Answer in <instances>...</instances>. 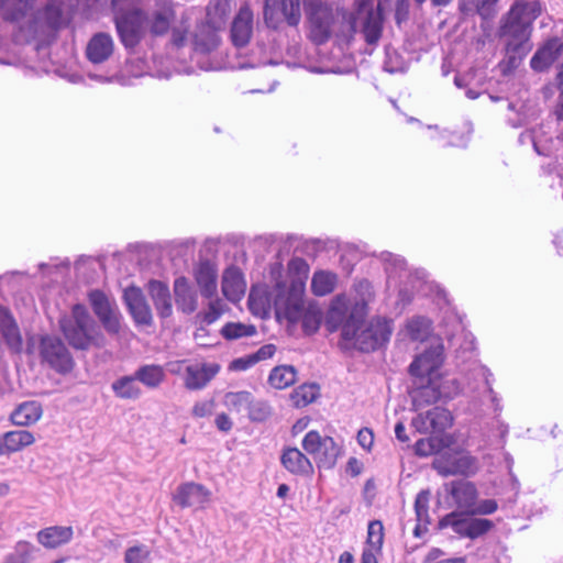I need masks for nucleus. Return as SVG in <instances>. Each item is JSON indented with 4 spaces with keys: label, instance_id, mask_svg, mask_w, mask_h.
<instances>
[{
    "label": "nucleus",
    "instance_id": "nucleus-61",
    "mask_svg": "<svg viewBox=\"0 0 563 563\" xmlns=\"http://www.w3.org/2000/svg\"><path fill=\"white\" fill-rule=\"evenodd\" d=\"M276 352V346L274 344H266L260 347L254 354H252L255 363L258 361L271 358Z\"/></svg>",
    "mask_w": 563,
    "mask_h": 563
},
{
    "label": "nucleus",
    "instance_id": "nucleus-24",
    "mask_svg": "<svg viewBox=\"0 0 563 563\" xmlns=\"http://www.w3.org/2000/svg\"><path fill=\"white\" fill-rule=\"evenodd\" d=\"M0 332L12 352L20 353L22 351L23 340L19 325L11 311L3 306H0Z\"/></svg>",
    "mask_w": 563,
    "mask_h": 563
},
{
    "label": "nucleus",
    "instance_id": "nucleus-17",
    "mask_svg": "<svg viewBox=\"0 0 563 563\" xmlns=\"http://www.w3.org/2000/svg\"><path fill=\"white\" fill-rule=\"evenodd\" d=\"M123 300L137 325L150 327L153 324L152 309L140 287L130 286L125 288Z\"/></svg>",
    "mask_w": 563,
    "mask_h": 563
},
{
    "label": "nucleus",
    "instance_id": "nucleus-19",
    "mask_svg": "<svg viewBox=\"0 0 563 563\" xmlns=\"http://www.w3.org/2000/svg\"><path fill=\"white\" fill-rule=\"evenodd\" d=\"M221 291L231 302H239L245 295L246 282L242 271L236 266L224 269L221 279Z\"/></svg>",
    "mask_w": 563,
    "mask_h": 563
},
{
    "label": "nucleus",
    "instance_id": "nucleus-26",
    "mask_svg": "<svg viewBox=\"0 0 563 563\" xmlns=\"http://www.w3.org/2000/svg\"><path fill=\"white\" fill-rule=\"evenodd\" d=\"M174 296L177 308L186 313H194L198 308V297L196 291L185 276L177 277L174 282Z\"/></svg>",
    "mask_w": 563,
    "mask_h": 563
},
{
    "label": "nucleus",
    "instance_id": "nucleus-39",
    "mask_svg": "<svg viewBox=\"0 0 563 563\" xmlns=\"http://www.w3.org/2000/svg\"><path fill=\"white\" fill-rule=\"evenodd\" d=\"M380 9H382V0H379L377 10H371L367 13L366 20L363 25V33L365 36V41L368 44H375L378 42L382 35V15H380Z\"/></svg>",
    "mask_w": 563,
    "mask_h": 563
},
{
    "label": "nucleus",
    "instance_id": "nucleus-63",
    "mask_svg": "<svg viewBox=\"0 0 563 563\" xmlns=\"http://www.w3.org/2000/svg\"><path fill=\"white\" fill-rule=\"evenodd\" d=\"M216 424L218 427L219 430L221 431H229L231 430L232 428V422L231 420L229 419V417L224 413L222 415H219L217 418H216Z\"/></svg>",
    "mask_w": 563,
    "mask_h": 563
},
{
    "label": "nucleus",
    "instance_id": "nucleus-14",
    "mask_svg": "<svg viewBox=\"0 0 563 563\" xmlns=\"http://www.w3.org/2000/svg\"><path fill=\"white\" fill-rule=\"evenodd\" d=\"M532 26L515 18L514 12H506L499 22L498 35L504 43L532 45Z\"/></svg>",
    "mask_w": 563,
    "mask_h": 563
},
{
    "label": "nucleus",
    "instance_id": "nucleus-3",
    "mask_svg": "<svg viewBox=\"0 0 563 563\" xmlns=\"http://www.w3.org/2000/svg\"><path fill=\"white\" fill-rule=\"evenodd\" d=\"M74 0H49L43 11L36 12L19 30V41L36 42L37 47L51 43L56 32L63 27L71 15Z\"/></svg>",
    "mask_w": 563,
    "mask_h": 563
},
{
    "label": "nucleus",
    "instance_id": "nucleus-43",
    "mask_svg": "<svg viewBox=\"0 0 563 563\" xmlns=\"http://www.w3.org/2000/svg\"><path fill=\"white\" fill-rule=\"evenodd\" d=\"M135 378L148 388H156L165 379V372L159 365H145L136 371Z\"/></svg>",
    "mask_w": 563,
    "mask_h": 563
},
{
    "label": "nucleus",
    "instance_id": "nucleus-53",
    "mask_svg": "<svg viewBox=\"0 0 563 563\" xmlns=\"http://www.w3.org/2000/svg\"><path fill=\"white\" fill-rule=\"evenodd\" d=\"M233 0H211L208 16L212 21V24H217V21L213 18H218L220 21H223L232 9Z\"/></svg>",
    "mask_w": 563,
    "mask_h": 563
},
{
    "label": "nucleus",
    "instance_id": "nucleus-48",
    "mask_svg": "<svg viewBox=\"0 0 563 563\" xmlns=\"http://www.w3.org/2000/svg\"><path fill=\"white\" fill-rule=\"evenodd\" d=\"M446 445L443 438L429 437L416 442L415 452L419 456H429L439 453Z\"/></svg>",
    "mask_w": 563,
    "mask_h": 563
},
{
    "label": "nucleus",
    "instance_id": "nucleus-2",
    "mask_svg": "<svg viewBox=\"0 0 563 563\" xmlns=\"http://www.w3.org/2000/svg\"><path fill=\"white\" fill-rule=\"evenodd\" d=\"M289 284L278 282L274 286V309L277 319L291 323L299 321L305 311V290L309 266L302 258H294L288 264Z\"/></svg>",
    "mask_w": 563,
    "mask_h": 563
},
{
    "label": "nucleus",
    "instance_id": "nucleus-15",
    "mask_svg": "<svg viewBox=\"0 0 563 563\" xmlns=\"http://www.w3.org/2000/svg\"><path fill=\"white\" fill-rule=\"evenodd\" d=\"M443 345L435 342L430 345L422 354L418 355L410 364L409 372L418 378L435 377V372L443 363Z\"/></svg>",
    "mask_w": 563,
    "mask_h": 563
},
{
    "label": "nucleus",
    "instance_id": "nucleus-35",
    "mask_svg": "<svg viewBox=\"0 0 563 563\" xmlns=\"http://www.w3.org/2000/svg\"><path fill=\"white\" fill-rule=\"evenodd\" d=\"M499 0H460V10L465 14H478L483 20H490L497 14Z\"/></svg>",
    "mask_w": 563,
    "mask_h": 563
},
{
    "label": "nucleus",
    "instance_id": "nucleus-34",
    "mask_svg": "<svg viewBox=\"0 0 563 563\" xmlns=\"http://www.w3.org/2000/svg\"><path fill=\"white\" fill-rule=\"evenodd\" d=\"M507 12H514L515 18L532 26L542 12V5L540 0H515Z\"/></svg>",
    "mask_w": 563,
    "mask_h": 563
},
{
    "label": "nucleus",
    "instance_id": "nucleus-36",
    "mask_svg": "<svg viewBox=\"0 0 563 563\" xmlns=\"http://www.w3.org/2000/svg\"><path fill=\"white\" fill-rule=\"evenodd\" d=\"M42 416V407L36 401L21 404L12 413L11 421L16 426H30Z\"/></svg>",
    "mask_w": 563,
    "mask_h": 563
},
{
    "label": "nucleus",
    "instance_id": "nucleus-6",
    "mask_svg": "<svg viewBox=\"0 0 563 563\" xmlns=\"http://www.w3.org/2000/svg\"><path fill=\"white\" fill-rule=\"evenodd\" d=\"M302 448L313 457L319 468H332L340 454V448L331 437H321L314 430L305 435Z\"/></svg>",
    "mask_w": 563,
    "mask_h": 563
},
{
    "label": "nucleus",
    "instance_id": "nucleus-20",
    "mask_svg": "<svg viewBox=\"0 0 563 563\" xmlns=\"http://www.w3.org/2000/svg\"><path fill=\"white\" fill-rule=\"evenodd\" d=\"M220 371L217 363H196L186 366L185 387L190 390L202 389Z\"/></svg>",
    "mask_w": 563,
    "mask_h": 563
},
{
    "label": "nucleus",
    "instance_id": "nucleus-8",
    "mask_svg": "<svg viewBox=\"0 0 563 563\" xmlns=\"http://www.w3.org/2000/svg\"><path fill=\"white\" fill-rule=\"evenodd\" d=\"M282 18L290 26H297L301 19L300 0H265V23L276 29Z\"/></svg>",
    "mask_w": 563,
    "mask_h": 563
},
{
    "label": "nucleus",
    "instance_id": "nucleus-30",
    "mask_svg": "<svg viewBox=\"0 0 563 563\" xmlns=\"http://www.w3.org/2000/svg\"><path fill=\"white\" fill-rule=\"evenodd\" d=\"M74 536L71 527L52 526L36 533L37 542L46 549H56L68 543Z\"/></svg>",
    "mask_w": 563,
    "mask_h": 563
},
{
    "label": "nucleus",
    "instance_id": "nucleus-47",
    "mask_svg": "<svg viewBox=\"0 0 563 563\" xmlns=\"http://www.w3.org/2000/svg\"><path fill=\"white\" fill-rule=\"evenodd\" d=\"M431 323L423 317H415L407 322L406 329L413 341H424L430 333Z\"/></svg>",
    "mask_w": 563,
    "mask_h": 563
},
{
    "label": "nucleus",
    "instance_id": "nucleus-9",
    "mask_svg": "<svg viewBox=\"0 0 563 563\" xmlns=\"http://www.w3.org/2000/svg\"><path fill=\"white\" fill-rule=\"evenodd\" d=\"M40 354L43 362L59 373H68L74 367L69 351L56 336L46 335L41 339Z\"/></svg>",
    "mask_w": 563,
    "mask_h": 563
},
{
    "label": "nucleus",
    "instance_id": "nucleus-50",
    "mask_svg": "<svg viewBox=\"0 0 563 563\" xmlns=\"http://www.w3.org/2000/svg\"><path fill=\"white\" fill-rule=\"evenodd\" d=\"M209 299L208 308L202 316V320L207 324L216 322L228 309L225 302L218 298L217 295Z\"/></svg>",
    "mask_w": 563,
    "mask_h": 563
},
{
    "label": "nucleus",
    "instance_id": "nucleus-31",
    "mask_svg": "<svg viewBox=\"0 0 563 563\" xmlns=\"http://www.w3.org/2000/svg\"><path fill=\"white\" fill-rule=\"evenodd\" d=\"M284 467L296 475H309L313 473V466L310 460L297 448H287L282 457Z\"/></svg>",
    "mask_w": 563,
    "mask_h": 563
},
{
    "label": "nucleus",
    "instance_id": "nucleus-18",
    "mask_svg": "<svg viewBox=\"0 0 563 563\" xmlns=\"http://www.w3.org/2000/svg\"><path fill=\"white\" fill-rule=\"evenodd\" d=\"M554 64L563 66V41L559 37L547 40L530 59L531 68L539 73Z\"/></svg>",
    "mask_w": 563,
    "mask_h": 563
},
{
    "label": "nucleus",
    "instance_id": "nucleus-46",
    "mask_svg": "<svg viewBox=\"0 0 563 563\" xmlns=\"http://www.w3.org/2000/svg\"><path fill=\"white\" fill-rule=\"evenodd\" d=\"M252 398L253 396L249 391L228 393L224 396V404L231 411L247 412Z\"/></svg>",
    "mask_w": 563,
    "mask_h": 563
},
{
    "label": "nucleus",
    "instance_id": "nucleus-59",
    "mask_svg": "<svg viewBox=\"0 0 563 563\" xmlns=\"http://www.w3.org/2000/svg\"><path fill=\"white\" fill-rule=\"evenodd\" d=\"M255 361L252 355H247L245 357L235 358L230 363L229 368L231 371H245L253 366Z\"/></svg>",
    "mask_w": 563,
    "mask_h": 563
},
{
    "label": "nucleus",
    "instance_id": "nucleus-60",
    "mask_svg": "<svg viewBox=\"0 0 563 563\" xmlns=\"http://www.w3.org/2000/svg\"><path fill=\"white\" fill-rule=\"evenodd\" d=\"M213 404L210 400L200 401L192 407V415L197 418H203L212 412Z\"/></svg>",
    "mask_w": 563,
    "mask_h": 563
},
{
    "label": "nucleus",
    "instance_id": "nucleus-5",
    "mask_svg": "<svg viewBox=\"0 0 563 563\" xmlns=\"http://www.w3.org/2000/svg\"><path fill=\"white\" fill-rule=\"evenodd\" d=\"M88 300L106 332L112 336H118L122 330V313L115 302L98 289L88 294Z\"/></svg>",
    "mask_w": 563,
    "mask_h": 563
},
{
    "label": "nucleus",
    "instance_id": "nucleus-42",
    "mask_svg": "<svg viewBox=\"0 0 563 563\" xmlns=\"http://www.w3.org/2000/svg\"><path fill=\"white\" fill-rule=\"evenodd\" d=\"M336 285V275L330 272H316L311 279V290L316 296H325L332 292Z\"/></svg>",
    "mask_w": 563,
    "mask_h": 563
},
{
    "label": "nucleus",
    "instance_id": "nucleus-7",
    "mask_svg": "<svg viewBox=\"0 0 563 563\" xmlns=\"http://www.w3.org/2000/svg\"><path fill=\"white\" fill-rule=\"evenodd\" d=\"M432 467L444 477L452 475L470 476L477 472V460L466 452L449 451L438 455Z\"/></svg>",
    "mask_w": 563,
    "mask_h": 563
},
{
    "label": "nucleus",
    "instance_id": "nucleus-44",
    "mask_svg": "<svg viewBox=\"0 0 563 563\" xmlns=\"http://www.w3.org/2000/svg\"><path fill=\"white\" fill-rule=\"evenodd\" d=\"M319 387L316 384H303L291 393V400L298 408L306 407L317 399Z\"/></svg>",
    "mask_w": 563,
    "mask_h": 563
},
{
    "label": "nucleus",
    "instance_id": "nucleus-45",
    "mask_svg": "<svg viewBox=\"0 0 563 563\" xmlns=\"http://www.w3.org/2000/svg\"><path fill=\"white\" fill-rule=\"evenodd\" d=\"M136 378L122 377L112 384V389L115 395L123 399H135L141 395V389L135 383Z\"/></svg>",
    "mask_w": 563,
    "mask_h": 563
},
{
    "label": "nucleus",
    "instance_id": "nucleus-32",
    "mask_svg": "<svg viewBox=\"0 0 563 563\" xmlns=\"http://www.w3.org/2000/svg\"><path fill=\"white\" fill-rule=\"evenodd\" d=\"M113 53V41L107 33L96 34L88 43L86 54L90 62L99 64Z\"/></svg>",
    "mask_w": 563,
    "mask_h": 563
},
{
    "label": "nucleus",
    "instance_id": "nucleus-64",
    "mask_svg": "<svg viewBox=\"0 0 563 563\" xmlns=\"http://www.w3.org/2000/svg\"><path fill=\"white\" fill-rule=\"evenodd\" d=\"M377 553L373 549H365L362 554V563H378Z\"/></svg>",
    "mask_w": 563,
    "mask_h": 563
},
{
    "label": "nucleus",
    "instance_id": "nucleus-57",
    "mask_svg": "<svg viewBox=\"0 0 563 563\" xmlns=\"http://www.w3.org/2000/svg\"><path fill=\"white\" fill-rule=\"evenodd\" d=\"M497 503L494 499H485L479 504H475L472 514L489 515L497 510Z\"/></svg>",
    "mask_w": 563,
    "mask_h": 563
},
{
    "label": "nucleus",
    "instance_id": "nucleus-52",
    "mask_svg": "<svg viewBox=\"0 0 563 563\" xmlns=\"http://www.w3.org/2000/svg\"><path fill=\"white\" fill-rule=\"evenodd\" d=\"M34 551V547L29 542H19L14 549V552L9 554L3 563H29L31 555Z\"/></svg>",
    "mask_w": 563,
    "mask_h": 563
},
{
    "label": "nucleus",
    "instance_id": "nucleus-58",
    "mask_svg": "<svg viewBox=\"0 0 563 563\" xmlns=\"http://www.w3.org/2000/svg\"><path fill=\"white\" fill-rule=\"evenodd\" d=\"M357 442L362 448L371 450L374 444L373 431L368 428L361 429L357 433Z\"/></svg>",
    "mask_w": 563,
    "mask_h": 563
},
{
    "label": "nucleus",
    "instance_id": "nucleus-23",
    "mask_svg": "<svg viewBox=\"0 0 563 563\" xmlns=\"http://www.w3.org/2000/svg\"><path fill=\"white\" fill-rule=\"evenodd\" d=\"M253 33V12L249 5L240 8L236 16L232 22L231 37L235 46H245Z\"/></svg>",
    "mask_w": 563,
    "mask_h": 563
},
{
    "label": "nucleus",
    "instance_id": "nucleus-11",
    "mask_svg": "<svg viewBox=\"0 0 563 563\" xmlns=\"http://www.w3.org/2000/svg\"><path fill=\"white\" fill-rule=\"evenodd\" d=\"M453 424L452 413L443 407H433L418 413L411 420V427L421 434H438Z\"/></svg>",
    "mask_w": 563,
    "mask_h": 563
},
{
    "label": "nucleus",
    "instance_id": "nucleus-41",
    "mask_svg": "<svg viewBox=\"0 0 563 563\" xmlns=\"http://www.w3.org/2000/svg\"><path fill=\"white\" fill-rule=\"evenodd\" d=\"M34 0H5L2 18L5 21L19 22L33 10Z\"/></svg>",
    "mask_w": 563,
    "mask_h": 563
},
{
    "label": "nucleus",
    "instance_id": "nucleus-12",
    "mask_svg": "<svg viewBox=\"0 0 563 563\" xmlns=\"http://www.w3.org/2000/svg\"><path fill=\"white\" fill-rule=\"evenodd\" d=\"M145 14L139 9L115 18L117 31L125 47H134L144 34Z\"/></svg>",
    "mask_w": 563,
    "mask_h": 563
},
{
    "label": "nucleus",
    "instance_id": "nucleus-62",
    "mask_svg": "<svg viewBox=\"0 0 563 563\" xmlns=\"http://www.w3.org/2000/svg\"><path fill=\"white\" fill-rule=\"evenodd\" d=\"M301 319L303 320V327L308 329L311 332H314L319 328V317L312 312L309 313H302Z\"/></svg>",
    "mask_w": 563,
    "mask_h": 563
},
{
    "label": "nucleus",
    "instance_id": "nucleus-29",
    "mask_svg": "<svg viewBox=\"0 0 563 563\" xmlns=\"http://www.w3.org/2000/svg\"><path fill=\"white\" fill-rule=\"evenodd\" d=\"M532 45H518L505 43V56L499 62L498 68L503 76L511 75L530 53Z\"/></svg>",
    "mask_w": 563,
    "mask_h": 563
},
{
    "label": "nucleus",
    "instance_id": "nucleus-1",
    "mask_svg": "<svg viewBox=\"0 0 563 563\" xmlns=\"http://www.w3.org/2000/svg\"><path fill=\"white\" fill-rule=\"evenodd\" d=\"M366 314L364 300L351 303L345 295H338L331 302L325 323L331 332L341 329L343 339L353 340L361 351L372 352L389 340L391 325L383 318L365 323Z\"/></svg>",
    "mask_w": 563,
    "mask_h": 563
},
{
    "label": "nucleus",
    "instance_id": "nucleus-38",
    "mask_svg": "<svg viewBox=\"0 0 563 563\" xmlns=\"http://www.w3.org/2000/svg\"><path fill=\"white\" fill-rule=\"evenodd\" d=\"M220 38L216 25L202 24L196 32L195 46L197 51L208 53L218 47Z\"/></svg>",
    "mask_w": 563,
    "mask_h": 563
},
{
    "label": "nucleus",
    "instance_id": "nucleus-49",
    "mask_svg": "<svg viewBox=\"0 0 563 563\" xmlns=\"http://www.w3.org/2000/svg\"><path fill=\"white\" fill-rule=\"evenodd\" d=\"M256 329L252 324H244L241 322H230L227 323L222 330L221 334L228 340H235L244 336H251L255 334Z\"/></svg>",
    "mask_w": 563,
    "mask_h": 563
},
{
    "label": "nucleus",
    "instance_id": "nucleus-37",
    "mask_svg": "<svg viewBox=\"0 0 563 563\" xmlns=\"http://www.w3.org/2000/svg\"><path fill=\"white\" fill-rule=\"evenodd\" d=\"M174 20L175 11L172 5L164 4L157 8L152 15L151 33L156 36L166 34Z\"/></svg>",
    "mask_w": 563,
    "mask_h": 563
},
{
    "label": "nucleus",
    "instance_id": "nucleus-4",
    "mask_svg": "<svg viewBox=\"0 0 563 563\" xmlns=\"http://www.w3.org/2000/svg\"><path fill=\"white\" fill-rule=\"evenodd\" d=\"M59 327L69 345L76 350L101 349L107 344L103 333L81 303L73 306L70 316L60 318Z\"/></svg>",
    "mask_w": 563,
    "mask_h": 563
},
{
    "label": "nucleus",
    "instance_id": "nucleus-13",
    "mask_svg": "<svg viewBox=\"0 0 563 563\" xmlns=\"http://www.w3.org/2000/svg\"><path fill=\"white\" fill-rule=\"evenodd\" d=\"M309 21V37L317 44L325 43L331 36L334 21L333 10L328 4L319 5L307 11Z\"/></svg>",
    "mask_w": 563,
    "mask_h": 563
},
{
    "label": "nucleus",
    "instance_id": "nucleus-56",
    "mask_svg": "<svg viewBox=\"0 0 563 563\" xmlns=\"http://www.w3.org/2000/svg\"><path fill=\"white\" fill-rule=\"evenodd\" d=\"M247 415L253 421H264L272 415L271 406L261 400H254L252 398L251 406L249 407Z\"/></svg>",
    "mask_w": 563,
    "mask_h": 563
},
{
    "label": "nucleus",
    "instance_id": "nucleus-28",
    "mask_svg": "<svg viewBox=\"0 0 563 563\" xmlns=\"http://www.w3.org/2000/svg\"><path fill=\"white\" fill-rule=\"evenodd\" d=\"M34 442V434L27 430L5 432L0 437V456L19 452Z\"/></svg>",
    "mask_w": 563,
    "mask_h": 563
},
{
    "label": "nucleus",
    "instance_id": "nucleus-10",
    "mask_svg": "<svg viewBox=\"0 0 563 563\" xmlns=\"http://www.w3.org/2000/svg\"><path fill=\"white\" fill-rule=\"evenodd\" d=\"M211 496V490L205 485L196 482H185L177 486L172 499L183 509L201 510L209 505Z\"/></svg>",
    "mask_w": 563,
    "mask_h": 563
},
{
    "label": "nucleus",
    "instance_id": "nucleus-33",
    "mask_svg": "<svg viewBox=\"0 0 563 563\" xmlns=\"http://www.w3.org/2000/svg\"><path fill=\"white\" fill-rule=\"evenodd\" d=\"M450 494L456 506L472 514L477 498V490L474 484L459 481L450 484Z\"/></svg>",
    "mask_w": 563,
    "mask_h": 563
},
{
    "label": "nucleus",
    "instance_id": "nucleus-55",
    "mask_svg": "<svg viewBox=\"0 0 563 563\" xmlns=\"http://www.w3.org/2000/svg\"><path fill=\"white\" fill-rule=\"evenodd\" d=\"M429 501H430V493L429 490H421L415 500V511L417 521L420 522H430L429 519Z\"/></svg>",
    "mask_w": 563,
    "mask_h": 563
},
{
    "label": "nucleus",
    "instance_id": "nucleus-51",
    "mask_svg": "<svg viewBox=\"0 0 563 563\" xmlns=\"http://www.w3.org/2000/svg\"><path fill=\"white\" fill-rule=\"evenodd\" d=\"M150 559L151 550L145 544L130 547L124 552L125 563H148Z\"/></svg>",
    "mask_w": 563,
    "mask_h": 563
},
{
    "label": "nucleus",
    "instance_id": "nucleus-21",
    "mask_svg": "<svg viewBox=\"0 0 563 563\" xmlns=\"http://www.w3.org/2000/svg\"><path fill=\"white\" fill-rule=\"evenodd\" d=\"M443 397H449L435 377H428L427 384H421L411 391L412 407L420 410L423 407L439 401Z\"/></svg>",
    "mask_w": 563,
    "mask_h": 563
},
{
    "label": "nucleus",
    "instance_id": "nucleus-40",
    "mask_svg": "<svg viewBox=\"0 0 563 563\" xmlns=\"http://www.w3.org/2000/svg\"><path fill=\"white\" fill-rule=\"evenodd\" d=\"M297 380V371L291 365H280L272 369L268 383L276 389H285Z\"/></svg>",
    "mask_w": 563,
    "mask_h": 563
},
{
    "label": "nucleus",
    "instance_id": "nucleus-22",
    "mask_svg": "<svg viewBox=\"0 0 563 563\" xmlns=\"http://www.w3.org/2000/svg\"><path fill=\"white\" fill-rule=\"evenodd\" d=\"M195 282L205 298H213L218 292V269L209 261H202L194 271Z\"/></svg>",
    "mask_w": 563,
    "mask_h": 563
},
{
    "label": "nucleus",
    "instance_id": "nucleus-54",
    "mask_svg": "<svg viewBox=\"0 0 563 563\" xmlns=\"http://www.w3.org/2000/svg\"><path fill=\"white\" fill-rule=\"evenodd\" d=\"M367 534V544L369 545L368 549H373L375 552H379L384 540L383 523L378 520L369 522Z\"/></svg>",
    "mask_w": 563,
    "mask_h": 563
},
{
    "label": "nucleus",
    "instance_id": "nucleus-16",
    "mask_svg": "<svg viewBox=\"0 0 563 563\" xmlns=\"http://www.w3.org/2000/svg\"><path fill=\"white\" fill-rule=\"evenodd\" d=\"M439 527H452L460 536L475 539L489 531L493 528V522L482 518L460 519L457 514L452 512L440 520Z\"/></svg>",
    "mask_w": 563,
    "mask_h": 563
},
{
    "label": "nucleus",
    "instance_id": "nucleus-27",
    "mask_svg": "<svg viewBox=\"0 0 563 563\" xmlns=\"http://www.w3.org/2000/svg\"><path fill=\"white\" fill-rule=\"evenodd\" d=\"M274 307V289L268 290L266 285L252 286L249 295V308L254 316L266 318Z\"/></svg>",
    "mask_w": 563,
    "mask_h": 563
},
{
    "label": "nucleus",
    "instance_id": "nucleus-25",
    "mask_svg": "<svg viewBox=\"0 0 563 563\" xmlns=\"http://www.w3.org/2000/svg\"><path fill=\"white\" fill-rule=\"evenodd\" d=\"M146 288L158 317L162 319L169 318L173 314V303L167 284L152 279L147 283Z\"/></svg>",
    "mask_w": 563,
    "mask_h": 563
}]
</instances>
